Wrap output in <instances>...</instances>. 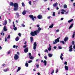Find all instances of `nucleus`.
Instances as JSON below:
<instances>
[{
  "label": "nucleus",
  "mask_w": 75,
  "mask_h": 75,
  "mask_svg": "<svg viewBox=\"0 0 75 75\" xmlns=\"http://www.w3.org/2000/svg\"><path fill=\"white\" fill-rule=\"evenodd\" d=\"M73 48L74 49H75V45H74V46L73 47Z\"/></svg>",
  "instance_id": "64"
},
{
  "label": "nucleus",
  "mask_w": 75,
  "mask_h": 75,
  "mask_svg": "<svg viewBox=\"0 0 75 75\" xmlns=\"http://www.w3.org/2000/svg\"><path fill=\"white\" fill-rule=\"evenodd\" d=\"M25 66L26 67H28V64L27 63H26L25 64Z\"/></svg>",
  "instance_id": "30"
},
{
  "label": "nucleus",
  "mask_w": 75,
  "mask_h": 75,
  "mask_svg": "<svg viewBox=\"0 0 75 75\" xmlns=\"http://www.w3.org/2000/svg\"><path fill=\"white\" fill-rule=\"evenodd\" d=\"M64 68L66 71H68V67L67 65L64 66Z\"/></svg>",
  "instance_id": "13"
},
{
  "label": "nucleus",
  "mask_w": 75,
  "mask_h": 75,
  "mask_svg": "<svg viewBox=\"0 0 75 75\" xmlns=\"http://www.w3.org/2000/svg\"><path fill=\"white\" fill-rule=\"evenodd\" d=\"M18 35H19V37H21V33H19L18 34Z\"/></svg>",
  "instance_id": "53"
},
{
  "label": "nucleus",
  "mask_w": 75,
  "mask_h": 75,
  "mask_svg": "<svg viewBox=\"0 0 75 75\" xmlns=\"http://www.w3.org/2000/svg\"><path fill=\"white\" fill-rule=\"evenodd\" d=\"M61 11H64V12H66V11L65 10H64V9H61Z\"/></svg>",
  "instance_id": "39"
},
{
  "label": "nucleus",
  "mask_w": 75,
  "mask_h": 75,
  "mask_svg": "<svg viewBox=\"0 0 75 75\" xmlns=\"http://www.w3.org/2000/svg\"><path fill=\"white\" fill-rule=\"evenodd\" d=\"M44 58L45 59H47V55H45L44 56Z\"/></svg>",
  "instance_id": "33"
},
{
  "label": "nucleus",
  "mask_w": 75,
  "mask_h": 75,
  "mask_svg": "<svg viewBox=\"0 0 75 75\" xmlns=\"http://www.w3.org/2000/svg\"><path fill=\"white\" fill-rule=\"evenodd\" d=\"M21 69V67H18V70H17V72H18V71H20Z\"/></svg>",
  "instance_id": "24"
},
{
  "label": "nucleus",
  "mask_w": 75,
  "mask_h": 75,
  "mask_svg": "<svg viewBox=\"0 0 75 75\" xmlns=\"http://www.w3.org/2000/svg\"><path fill=\"white\" fill-rule=\"evenodd\" d=\"M44 52H47V53H48V51L47 49H46L44 51Z\"/></svg>",
  "instance_id": "36"
},
{
  "label": "nucleus",
  "mask_w": 75,
  "mask_h": 75,
  "mask_svg": "<svg viewBox=\"0 0 75 75\" xmlns=\"http://www.w3.org/2000/svg\"><path fill=\"white\" fill-rule=\"evenodd\" d=\"M60 39V37L58 38L57 39L55 40L54 41H53V44H57L58 42H59V40Z\"/></svg>",
  "instance_id": "2"
},
{
  "label": "nucleus",
  "mask_w": 75,
  "mask_h": 75,
  "mask_svg": "<svg viewBox=\"0 0 75 75\" xmlns=\"http://www.w3.org/2000/svg\"><path fill=\"white\" fill-rule=\"evenodd\" d=\"M14 3H13V2H11L10 6H12V7H13V6H14Z\"/></svg>",
  "instance_id": "23"
},
{
  "label": "nucleus",
  "mask_w": 75,
  "mask_h": 75,
  "mask_svg": "<svg viewBox=\"0 0 75 75\" xmlns=\"http://www.w3.org/2000/svg\"><path fill=\"white\" fill-rule=\"evenodd\" d=\"M64 64L65 65H67V62H65L64 63Z\"/></svg>",
  "instance_id": "50"
},
{
  "label": "nucleus",
  "mask_w": 75,
  "mask_h": 75,
  "mask_svg": "<svg viewBox=\"0 0 75 75\" xmlns=\"http://www.w3.org/2000/svg\"><path fill=\"white\" fill-rule=\"evenodd\" d=\"M73 25H74V23H72L71 24V25H70L69 28V29L70 30L71 28H72L73 27Z\"/></svg>",
  "instance_id": "19"
},
{
  "label": "nucleus",
  "mask_w": 75,
  "mask_h": 75,
  "mask_svg": "<svg viewBox=\"0 0 75 75\" xmlns=\"http://www.w3.org/2000/svg\"><path fill=\"white\" fill-rule=\"evenodd\" d=\"M33 62V61H32V60H30L28 62V63H31V62Z\"/></svg>",
  "instance_id": "41"
},
{
  "label": "nucleus",
  "mask_w": 75,
  "mask_h": 75,
  "mask_svg": "<svg viewBox=\"0 0 75 75\" xmlns=\"http://www.w3.org/2000/svg\"><path fill=\"white\" fill-rule=\"evenodd\" d=\"M14 11H17L18 10V7H14Z\"/></svg>",
  "instance_id": "20"
},
{
  "label": "nucleus",
  "mask_w": 75,
  "mask_h": 75,
  "mask_svg": "<svg viewBox=\"0 0 75 75\" xmlns=\"http://www.w3.org/2000/svg\"><path fill=\"white\" fill-rule=\"evenodd\" d=\"M64 8H67V6L66 4H65L64 5Z\"/></svg>",
  "instance_id": "31"
},
{
  "label": "nucleus",
  "mask_w": 75,
  "mask_h": 75,
  "mask_svg": "<svg viewBox=\"0 0 75 75\" xmlns=\"http://www.w3.org/2000/svg\"><path fill=\"white\" fill-rule=\"evenodd\" d=\"M74 37H75V34H73L72 35V38H74Z\"/></svg>",
  "instance_id": "54"
},
{
  "label": "nucleus",
  "mask_w": 75,
  "mask_h": 75,
  "mask_svg": "<svg viewBox=\"0 0 75 75\" xmlns=\"http://www.w3.org/2000/svg\"><path fill=\"white\" fill-rule=\"evenodd\" d=\"M3 30L4 31H7V28H6V26H4V27Z\"/></svg>",
  "instance_id": "16"
},
{
  "label": "nucleus",
  "mask_w": 75,
  "mask_h": 75,
  "mask_svg": "<svg viewBox=\"0 0 75 75\" xmlns=\"http://www.w3.org/2000/svg\"><path fill=\"white\" fill-rule=\"evenodd\" d=\"M73 5L74 7L75 8V3H74Z\"/></svg>",
  "instance_id": "61"
},
{
  "label": "nucleus",
  "mask_w": 75,
  "mask_h": 75,
  "mask_svg": "<svg viewBox=\"0 0 75 75\" xmlns=\"http://www.w3.org/2000/svg\"><path fill=\"white\" fill-rule=\"evenodd\" d=\"M64 20V18H61L60 20L62 21Z\"/></svg>",
  "instance_id": "59"
},
{
  "label": "nucleus",
  "mask_w": 75,
  "mask_h": 75,
  "mask_svg": "<svg viewBox=\"0 0 75 75\" xmlns=\"http://www.w3.org/2000/svg\"><path fill=\"white\" fill-rule=\"evenodd\" d=\"M53 55V54H50V53H49L48 54V56L50 58H51V57H52Z\"/></svg>",
  "instance_id": "18"
},
{
  "label": "nucleus",
  "mask_w": 75,
  "mask_h": 75,
  "mask_svg": "<svg viewBox=\"0 0 75 75\" xmlns=\"http://www.w3.org/2000/svg\"><path fill=\"white\" fill-rule=\"evenodd\" d=\"M29 17L31 18L32 20L33 21H34V16L33 15H30L29 16Z\"/></svg>",
  "instance_id": "5"
},
{
  "label": "nucleus",
  "mask_w": 75,
  "mask_h": 75,
  "mask_svg": "<svg viewBox=\"0 0 75 75\" xmlns=\"http://www.w3.org/2000/svg\"><path fill=\"white\" fill-rule=\"evenodd\" d=\"M42 30L40 27H39L38 30H37L36 31H35L34 32H31L30 33V35L33 37L35 36V35H37L38 34L40 33V31Z\"/></svg>",
  "instance_id": "1"
},
{
  "label": "nucleus",
  "mask_w": 75,
  "mask_h": 75,
  "mask_svg": "<svg viewBox=\"0 0 75 75\" xmlns=\"http://www.w3.org/2000/svg\"><path fill=\"white\" fill-rule=\"evenodd\" d=\"M72 45H71L70 47H69V51L71 52L72 51Z\"/></svg>",
  "instance_id": "9"
},
{
  "label": "nucleus",
  "mask_w": 75,
  "mask_h": 75,
  "mask_svg": "<svg viewBox=\"0 0 75 75\" xmlns=\"http://www.w3.org/2000/svg\"><path fill=\"white\" fill-rule=\"evenodd\" d=\"M27 45H24L23 47V48H26V47H27Z\"/></svg>",
  "instance_id": "34"
},
{
  "label": "nucleus",
  "mask_w": 75,
  "mask_h": 75,
  "mask_svg": "<svg viewBox=\"0 0 75 75\" xmlns=\"http://www.w3.org/2000/svg\"><path fill=\"white\" fill-rule=\"evenodd\" d=\"M11 53V51H8V54H10Z\"/></svg>",
  "instance_id": "52"
},
{
  "label": "nucleus",
  "mask_w": 75,
  "mask_h": 75,
  "mask_svg": "<svg viewBox=\"0 0 75 75\" xmlns=\"http://www.w3.org/2000/svg\"><path fill=\"white\" fill-rule=\"evenodd\" d=\"M26 14V11H25V10H24L22 12V14L23 15H24V16Z\"/></svg>",
  "instance_id": "22"
},
{
  "label": "nucleus",
  "mask_w": 75,
  "mask_h": 75,
  "mask_svg": "<svg viewBox=\"0 0 75 75\" xmlns=\"http://www.w3.org/2000/svg\"><path fill=\"white\" fill-rule=\"evenodd\" d=\"M64 41L65 42H66L68 40V37H66L64 39Z\"/></svg>",
  "instance_id": "14"
},
{
  "label": "nucleus",
  "mask_w": 75,
  "mask_h": 75,
  "mask_svg": "<svg viewBox=\"0 0 75 75\" xmlns=\"http://www.w3.org/2000/svg\"><path fill=\"white\" fill-rule=\"evenodd\" d=\"M27 44V42L25 41V43H24V44H25H25Z\"/></svg>",
  "instance_id": "62"
},
{
  "label": "nucleus",
  "mask_w": 75,
  "mask_h": 75,
  "mask_svg": "<svg viewBox=\"0 0 75 75\" xmlns=\"http://www.w3.org/2000/svg\"><path fill=\"white\" fill-rule=\"evenodd\" d=\"M36 26L37 27H40V25H37Z\"/></svg>",
  "instance_id": "58"
},
{
  "label": "nucleus",
  "mask_w": 75,
  "mask_h": 75,
  "mask_svg": "<svg viewBox=\"0 0 75 75\" xmlns=\"http://www.w3.org/2000/svg\"><path fill=\"white\" fill-rule=\"evenodd\" d=\"M53 26H54V25H53V24H52L49 26V28H52L53 27Z\"/></svg>",
  "instance_id": "28"
},
{
  "label": "nucleus",
  "mask_w": 75,
  "mask_h": 75,
  "mask_svg": "<svg viewBox=\"0 0 75 75\" xmlns=\"http://www.w3.org/2000/svg\"><path fill=\"white\" fill-rule=\"evenodd\" d=\"M13 30H15V31H16L17 28L16 27H15L16 26L15 25H13Z\"/></svg>",
  "instance_id": "10"
},
{
  "label": "nucleus",
  "mask_w": 75,
  "mask_h": 75,
  "mask_svg": "<svg viewBox=\"0 0 75 75\" xmlns=\"http://www.w3.org/2000/svg\"><path fill=\"white\" fill-rule=\"evenodd\" d=\"M68 13V12H67L65 13V14H67Z\"/></svg>",
  "instance_id": "63"
},
{
  "label": "nucleus",
  "mask_w": 75,
  "mask_h": 75,
  "mask_svg": "<svg viewBox=\"0 0 75 75\" xmlns=\"http://www.w3.org/2000/svg\"><path fill=\"white\" fill-rule=\"evenodd\" d=\"M58 72V69H57L56 70V73H57Z\"/></svg>",
  "instance_id": "48"
},
{
  "label": "nucleus",
  "mask_w": 75,
  "mask_h": 75,
  "mask_svg": "<svg viewBox=\"0 0 75 75\" xmlns=\"http://www.w3.org/2000/svg\"><path fill=\"white\" fill-rule=\"evenodd\" d=\"M7 39H10V35H8V36L7 37V38H5V42H6V41H7Z\"/></svg>",
  "instance_id": "8"
},
{
  "label": "nucleus",
  "mask_w": 75,
  "mask_h": 75,
  "mask_svg": "<svg viewBox=\"0 0 75 75\" xmlns=\"http://www.w3.org/2000/svg\"><path fill=\"white\" fill-rule=\"evenodd\" d=\"M30 41L31 42H33V37H30Z\"/></svg>",
  "instance_id": "25"
},
{
  "label": "nucleus",
  "mask_w": 75,
  "mask_h": 75,
  "mask_svg": "<svg viewBox=\"0 0 75 75\" xmlns=\"http://www.w3.org/2000/svg\"><path fill=\"white\" fill-rule=\"evenodd\" d=\"M56 31L57 32H59V29H57Z\"/></svg>",
  "instance_id": "51"
},
{
  "label": "nucleus",
  "mask_w": 75,
  "mask_h": 75,
  "mask_svg": "<svg viewBox=\"0 0 75 75\" xmlns=\"http://www.w3.org/2000/svg\"><path fill=\"white\" fill-rule=\"evenodd\" d=\"M36 47H37V43L36 42H35L33 44V49L35 50L36 49Z\"/></svg>",
  "instance_id": "4"
},
{
  "label": "nucleus",
  "mask_w": 75,
  "mask_h": 75,
  "mask_svg": "<svg viewBox=\"0 0 75 75\" xmlns=\"http://www.w3.org/2000/svg\"><path fill=\"white\" fill-rule=\"evenodd\" d=\"M19 15V14H18V13H17L16 16H18Z\"/></svg>",
  "instance_id": "55"
},
{
  "label": "nucleus",
  "mask_w": 75,
  "mask_h": 75,
  "mask_svg": "<svg viewBox=\"0 0 75 75\" xmlns=\"http://www.w3.org/2000/svg\"><path fill=\"white\" fill-rule=\"evenodd\" d=\"M14 7H18V4L17 3H15L14 5Z\"/></svg>",
  "instance_id": "6"
},
{
  "label": "nucleus",
  "mask_w": 75,
  "mask_h": 75,
  "mask_svg": "<svg viewBox=\"0 0 75 75\" xmlns=\"http://www.w3.org/2000/svg\"><path fill=\"white\" fill-rule=\"evenodd\" d=\"M36 67H37L38 68V67H39V65L38 64H37L36 65Z\"/></svg>",
  "instance_id": "56"
},
{
  "label": "nucleus",
  "mask_w": 75,
  "mask_h": 75,
  "mask_svg": "<svg viewBox=\"0 0 75 75\" xmlns=\"http://www.w3.org/2000/svg\"><path fill=\"white\" fill-rule=\"evenodd\" d=\"M54 69H52V72L51 73V74H54Z\"/></svg>",
  "instance_id": "46"
},
{
  "label": "nucleus",
  "mask_w": 75,
  "mask_h": 75,
  "mask_svg": "<svg viewBox=\"0 0 75 75\" xmlns=\"http://www.w3.org/2000/svg\"><path fill=\"white\" fill-rule=\"evenodd\" d=\"M44 66H46L47 65V61L46 60H44Z\"/></svg>",
  "instance_id": "27"
},
{
  "label": "nucleus",
  "mask_w": 75,
  "mask_h": 75,
  "mask_svg": "<svg viewBox=\"0 0 75 75\" xmlns=\"http://www.w3.org/2000/svg\"><path fill=\"white\" fill-rule=\"evenodd\" d=\"M29 3L30 6H31V1H29Z\"/></svg>",
  "instance_id": "44"
},
{
  "label": "nucleus",
  "mask_w": 75,
  "mask_h": 75,
  "mask_svg": "<svg viewBox=\"0 0 75 75\" xmlns=\"http://www.w3.org/2000/svg\"><path fill=\"white\" fill-rule=\"evenodd\" d=\"M7 24V20H5L4 21V25H6Z\"/></svg>",
  "instance_id": "17"
},
{
  "label": "nucleus",
  "mask_w": 75,
  "mask_h": 75,
  "mask_svg": "<svg viewBox=\"0 0 75 75\" xmlns=\"http://www.w3.org/2000/svg\"><path fill=\"white\" fill-rule=\"evenodd\" d=\"M13 48H16V45H14Z\"/></svg>",
  "instance_id": "57"
},
{
  "label": "nucleus",
  "mask_w": 75,
  "mask_h": 75,
  "mask_svg": "<svg viewBox=\"0 0 75 75\" xmlns=\"http://www.w3.org/2000/svg\"><path fill=\"white\" fill-rule=\"evenodd\" d=\"M29 57H31V53H29Z\"/></svg>",
  "instance_id": "49"
},
{
  "label": "nucleus",
  "mask_w": 75,
  "mask_h": 75,
  "mask_svg": "<svg viewBox=\"0 0 75 75\" xmlns=\"http://www.w3.org/2000/svg\"><path fill=\"white\" fill-rule=\"evenodd\" d=\"M74 19H72L71 20H69L68 21V23H71V22H72V21H73Z\"/></svg>",
  "instance_id": "26"
},
{
  "label": "nucleus",
  "mask_w": 75,
  "mask_h": 75,
  "mask_svg": "<svg viewBox=\"0 0 75 75\" xmlns=\"http://www.w3.org/2000/svg\"><path fill=\"white\" fill-rule=\"evenodd\" d=\"M53 16H55V12H54L53 13Z\"/></svg>",
  "instance_id": "42"
},
{
  "label": "nucleus",
  "mask_w": 75,
  "mask_h": 75,
  "mask_svg": "<svg viewBox=\"0 0 75 75\" xmlns=\"http://www.w3.org/2000/svg\"><path fill=\"white\" fill-rule=\"evenodd\" d=\"M28 51V47H26L24 50V52H25V53H26Z\"/></svg>",
  "instance_id": "7"
},
{
  "label": "nucleus",
  "mask_w": 75,
  "mask_h": 75,
  "mask_svg": "<svg viewBox=\"0 0 75 75\" xmlns=\"http://www.w3.org/2000/svg\"><path fill=\"white\" fill-rule=\"evenodd\" d=\"M57 46H54L53 47L54 49V50H56L57 49Z\"/></svg>",
  "instance_id": "45"
},
{
  "label": "nucleus",
  "mask_w": 75,
  "mask_h": 75,
  "mask_svg": "<svg viewBox=\"0 0 75 75\" xmlns=\"http://www.w3.org/2000/svg\"><path fill=\"white\" fill-rule=\"evenodd\" d=\"M14 59L15 60H17L19 58V57H18V54H15V56H14Z\"/></svg>",
  "instance_id": "3"
},
{
  "label": "nucleus",
  "mask_w": 75,
  "mask_h": 75,
  "mask_svg": "<svg viewBox=\"0 0 75 75\" xmlns=\"http://www.w3.org/2000/svg\"><path fill=\"white\" fill-rule=\"evenodd\" d=\"M58 48L59 49H62V47H61V46H59Z\"/></svg>",
  "instance_id": "47"
},
{
  "label": "nucleus",
  "mask_w": 75,
  "mask_h": 75,
  "mask_svg": "<svg viewBox=\"0 0 75 75\" xmlns=\"http://www.w3.org/2000/svg\"><path fill=\"white\" fill-rule=\"evenodd\" d=\"M48 50L49 51H50L51 50V47H49L48 48Z\"/></svg>",
  "instance_id": "29"
},
{
  "label": "nucleus",
  "mask_w": 75,
  "mask_h": 75,
  "mask_svg": "<svg viewBox=\"0 0 75 75\" xmlns=\"http://www.w3.org/2000/svg\"><path fill=\"white\" fill-rule=\"evenodd\" d=\"M29 58L30 59H33V58H34V57L32 56L29 57Z\"/></svg>",
  "instance_id": "32"
},
{
  "label": "nucleus",
  "mask_w": 75,
  "mask_h": 75,
  "mask_svg": "<svg viewBox=\"0 0 75 75\" xmlns=\"http://www.w3.org/2000/svg\"><path fill=\"white\" fill-rule=\"evenodd\" d=\"M58 5V3L57 2L56 3H55L54 4H53V7H57Z\"/></svg>",
  "instance_id": "15"
},
{
  "label": "nucleus",
  "mask_w": 75,
  "mask_h": 75,
  "mask_svg": "<svg viewBox=\"0 0 75 75\" xmlns=\"http://www.w3.org/2000/svg\"><path fill=\"white\" fill-rule=\"evenodd\" d=\"M21 25L23 27H25V25L24 24H21Z\"/></svg>",
  "instance_id": "38"
},
{
  "label": "nucleus",
  "mask_w": 75,
  "mask_h": 75,
  "mask_svg": "<svg viewBox=\"0 0 75 75\" xmlns=\"http://www.w3.org/2000/svg\"><path fill=\"white\" fill-rule=\"evenodd\" d=\"M22 5L23 7H24V6H25V4H24V2L22 3Z\"/></svg>",
  "instance_id": "35"
},
{
  "label": "nucleus",
  "mask_w": 75,
  "mask_h": 75,
  "mask_svg": "<svg viewBox=\"0 0 75 75\" xmlns=\"http://www.w3.org/2000/svg\"><path fill=\"white\" fill-rule=\"evenodd\" d=\"M1 35H4V33L3 32L1 33Z\"/></svg>",
  "instance_id": "43"
},
{
  "label": "nucleus",
  "mask_w": 75,
  "mask_h": 75,
  "mask_svg": "<svg viewBox=\"0 0 75 75\" xmlns=\"http://www.w3.org/2000/svg\"><path fill=\"white\" fill-rule=\"evenodd\" d=\"M9 68H8L7 69H6L4 70V72H7V71H9Z\"/></svg>",
  "instance_id": "11"
},
{
  "label": "nucleus",
  "mask_w": 75,
  "mask_h": 75,
  "mask_svg": "<svg viewBox=\"0 0 75 75\" xmlns=\"http://www.w3.org/2000/svg\"><path fill=\"white\" fill-rule=\"evenodd\" d=\"M37 18L38 19H41L42 18V16L41 15H39L37 16Z\"/></svg>",
  "instance_id": "12"
},
{
  "label": "nucleus",
  "mask_w": 75,
  "mask_h": 75,
  "mask_svg": "<svg viewBox=\"0 0 75 75\" xmlns=\"http://www.w3.org/2000/svg\"><path fill=\"white\" fill-rule=\"evenodd\" d=\"M60 42H61V43H62L63 44H65V42L64 41H61Z\"/></svg>",
  "instance_id": "37"
},
{
  "label": "nucleus",
  "mask_w": 75,
  "mask_h": 75,
  "mask_svg": "<svg viewBox=\"0 0 75 75\" xmlns=\"http://www.w3.org/2000/svg\"><path fill=\"white\" fill-rule=\"evenodd\" d=\"M19 40V37L18 36L16 38L15 40L16 41H18Z\"/></svg>",
  "instance_id": "21"
},
{
  "label": "nucleus",
  "mask_w": 75,
  "mask_h": 75,
  "mask_svg": "<svg viewBox=\"0 0 75 75\" xmlns=\"http://www.w3.org/2000/svg\"><path fill=\"white\" fill-rule=\"evenodd\" d=\"M61 14H64V12H63V11H62V12H61Z\"/></svg>",
  "instance_id": "60"
},
{
  "label": "nucleus",
  "mask_w": 75,
  "mask_h": 75,
  "mask_svg": "<svg viewBox=\"0 0 75 75\" xmlns=\"http://www.w3.org/2000/svg\"><path fill=\"white\" fill-rule=\"evenodd\" d=\"M60 58L62 60H63V57H62V56H60Z\"/></svg>",
  "instance_id": "40"
}]
</instances>
